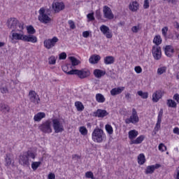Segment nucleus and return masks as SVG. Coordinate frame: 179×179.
Listing matches in <instances>:
<instances>
[{
  "label": "nucleus",
  "mask_w": 179,
  "mask_h": 179,
  "mask_svg": "<svg viewBox=\"0 0 179 179\" xmlns=\"http://www.w3.org/2000/svg\"><path fill=\"white\" fill-rule=\"evenodd\" d=\"M138 135V131L134 129L131 130L129 131V139H130L131 142H132V141H134L135 138H136Z\"/></svg>",
  "instance_id": "b1692460"
},
{
  "label": "nucleus",
  "mask_w": 179,
  "mask_h": 179,
  "mask_svg": "<svg viewBox=\"0 0 179 179\" xmlns=\"http://www.w3.org/2000/svg\"><path fill=\"white\" fill-rule=\"evenodd\" d=\"M59 41V39L57 36H54L52 38L46 39L44 41L43 44L44 47L47 50H51L53 47H55V45Z\"/></svg>",
  "instance_id": "20e7f679"
},
{
  "label": "nucleus",
  "mask_w": 179,
  "mask_h": 179,
  "mask_svg": "<svg viewBox=\"0 0 179 179\" xmlns=\"http://www.w3.org/2000/svg\"><path fill=\"white\" fill-rule=\"evenodd\" d=\"M155 173V166H148L145 170V174H153Z\"/></svg>",
  "instance_id": "f704fd0d"
},
{
  "label": "nucleus",
  "mask_w": 179,
  "mask_h": 179,
  "mask_svg": "<svg viewBox=\"0 0 179 179\" xmlns=\"http://www.w3.org/2000/svg\"><path fill=\"white\" fill-rule=\"evenodd\" d=\"M165 2H168V3H172V5H176L177 4V0H162Z\"/></svg>",
  "instance_id": "13d9d810"
},
{
  "label": "nucleus",
  "mask_w": 179,
  "mask_h": 179,
  "mask_svg": "<svg viewBox=\"0 0 179 179\" xmlns=\"http://www.w3.org/2000/svg\"><path fill=\"white\" fill-rule=\"evenodd\" d=\"M86 178H94V175L92 171H88L85 173Z\"/></svg>",
  "instance_id": "8fccbe9b"
},
{
  "label": "nucleus",
  "mask_w": 179,
  "mask_h": 179,
  "mask_svg": "<svg viewBox=\"0 0 179 179\" xmlns=\"http://www.w3.org/2000/svg\"><path fill=\"white\" fill-rule=\"evenodd\" d=\"M166 104L168 107H171L172 108H176L177 107V103H176L173 99H168Z\"/></svg>",
  "instance_id": "473e14b6"
},
{
  "label": "nucleus",
  "mask_w": 179,
  "mask_h": 179,
  "mask_svg": "<svg viewBox=\"0 0 179 179\" xmlns=\"http://www.w3.org/2000/svg\"><path fill=\"white\" fill-rule=\"evenodd\" d=\"M166 38L174 40V34H173V33H169V35H166Z\"/></svg>",
  "instance_id": "69168bd1"
},
{
  "label": "nucleus",
  "mask_w": 179,
  "mask_h": 179,
  "mask_svg": "<svg viewBox=\"0 0 179 179\" xmlns=\"http://www.w3.org/2000/svg\"><path fill=\"white\" fill-rule=\"evenodd\" d=\"M5 162L6 166H10V164H12V159H10V157H9V154L6 155Z\"/></svg>",
  "instance_id": "4c0bfd02"
},
{
  "label": "nucleus",
  "mask_w": 179,
  "mask_h": 179,
  "mask_svg": "<svg viewBox=\"0 0 179 179\" xmlns=\"http://www.w3.org/2000/svg\"><path fill=\"white\" fill-rule=\"evenodd\" d=\"M129 9L131 10V12H136V10L139 9V3L138 1H135L132 3H130L129 5Z\"/></svg>",
  "instance_id": "aec40b11"
},
{
  "label": "nucleus",
  "mask_w": 179,
  "mask_h": 179,
  "mask_svg": "<svg viewBox=\"0 0 179 179\" xmlns=\"http://www.w3.org/2000/svg\"><path fill=\"white\" fill-rule=\"evenodd\" d=\"M125 87H115L113 88L110 90V94L111 96H117V94H121L122 92H124V90Z\"/></svg>",
  "instance_id": "6ab92c4d"
},
{
  "label": "nucleus",
  "mask_w": 179,
  "mask_h": 179,
  "mask_svg": "<svg viewBox=\"0 0 179 179\" xmlns=\"http://www.w3.org/2000/svg\"><path fill=\"white\" fill-rule=\"evenodd\" d=\"M173 100H176V101L179 103V94H175L173 95Z\"/></svg>",
  "instance_id": "e2e57ef3"
},
{
  "label": "nucleus",
  "mask_w": 179,
  "mask_h": 179,
  "mask_svg": "<svg viewBox=\"0 0 179 179\" xmlns=\"http://www.w3.org/2000/svg\"><path fill=\"white\" fill-rule=\"evenodd\" d=\"M59 59H66V53L65 52H62L59 55Z\"/></svg>",
  "instance_id": "3c124183"
},
{
  "label": "nucleus",
  "mask_w": 179,
  "mask_h": 179,
  "mask_svg": "<svg viewBox=\"0 0 179 179\" xmlns=\"http://www.w3.org/2000/svg\"><path fill=\"white\" fill-rule=\"evenodd\" d=\"M144 139H145V136L141 135L134 141H131L130 143V145H139V143H141V142H143Z\"/></svg>",
  "instance_id": "a878e982"
},
{
  "label": "nucleus",
  "mask_w": 179,
  "mask_h": 179,
  "mask_svg": "<svg viewBox=\"0 0 179 179\" xmlns=\"http://www.w3.org/2000/svg\"><path fill=\"white\" fill-rule=\"evenodd\" d=\"M168 31H169V27H164L162 29V36H164V37L165 38H167V32Z\"/></svg>",
  "instance_id": "79ce46f5"
},
{
  "label": "nucleus",
  "mask_w": 179,
  "mask_h": 179,
  "mask_svg": "<svg viewBox=\"0 0 179 179\" xmlns=\"http://www.w3.org/2000/svg\"><path fill=\"white\" fill-rule=\"evenodd\" d=\"M25 155L27 156L28 159L31 157V159H36V155H34V152L28 150L27 152H25Z\"/></svg>",
  "instance_id": "a19ab883"
},
{
  "label": "nucleus",
  "mask_w": 179,
  "mask_h": 179,
  "mask_svg": "<svg viewBox=\"0 0 179 179\" xmlns=\"http://www.w3.org/2000/svg\"><path fill=\"white\" fill-rule=\"evenodd\" d=\"M114 62V57L113 56H107L104 59V64H106V65H111Z\"/></svg>",
  "instance_id": "cd10ccee"
},
{
  "label": "nucleus",
  "mask_w": 179,
  "mask_h": 179,
  "mask_svg": "<svg viewBox=\"0 0 179 179\" xmlns=\"http://www.w3.org/2000/svg\"><path fill=\"white\" fill-rule=\"evenodd\" d=\"M27 30L28 34H30V35H33L36 33V29H34V27H33V25H29L27 27Z\"/></svg>",
  "instance_id": "c9c22d12"
},
{
  "label": "nucleus",
  "mask_w": 179,
  "mask_h": 179,
  "mask_svg": "<svg viewBox=\"0 0 179 179\" xmlns=\"http://www.w3.org/2000/svg\"><path fill=\"white\" fill-rule=\"evenodd\" d=\"M101 59V57L99 55H94L91 56L89 59L90 64H98L99 61Z\"/></svg>",
  "instance_id": "412c9836"
},
{
  "label": "nucleus",
  "mask_w": 179,
  "mask_h": 179,
  "mask_svg": "<svg viewBox=\"0 0 179 179\" xmlns=\"http://www.w3.org/2000/svg\"><path fill=\"white\" fill-rule=\"evenodd\" d=\"M166 71H167V67L162 66L157 69V73L158 75H163V73H166Z\"/></svg>",
  "instance_id": "58836bf2"
},
{
  "label": "nucleus",
  "mask_w": 179,
  "mask_h": 179,
  "mask_svg": "<svg viewBox=\"0 0 179 179\" xmlns=\"http://www.w3.org/2000/svg\"><path fill=\"white\" fill-rule=\"evenodd\" d=\"M158 148L159 150H160L161 152H164V150H167V147H166V145H164L163 143H160Z\"/></svg>",
  "instance_id": "49530a36"
},
{
  "label": "nucleus",
  "mask_w": 179,
  "mask_h": 179,
  "mask_svg": "<svg viewBox=\"0 0 179 179\" xmlns=\"http://www.w3.org/2000/svg\"><path fill=\"white\" fill-rule=\"evenodd\" d=\"M52 7L55 13H59L61 10H64V9H65V4H64L63 2L56 1L53 2Z\"/></svg>",
  "instance_id": "f8f14e48"
},
{
  "label": "nucleus",
  "mask_w": 179,
  "mask_h": 179,
  "mask_svg": "<svg viewBox=\"0 0 179 179\" xmlns=\"http://www.w3.org/2000/svg\"><path fill=\"white\" fill-rule=\"evenodd\" d=\"M162 36H160V35L155 36L153 39V43L156 45V47H159V45L162 44Z\"/></svg>",
  "instance_id": "c85d7f7f"
},
{
  "label": "nucleus",
  "mask_w": 179,
  "mask_h": 179,
  "mask_svg": "<svg viewBox=\"0 0 179 179\" xmlns=\"http://www.w3.org/2000/svg\"><path fill=\"white\" fill-rule=\"evenodd\" d=\"M6 104L0 103V111H2L3 114H6V111L5 110V108Z\"/></svg>",
  "instance_id": "864d4df0"
},
{
  "label": "nucleus",
  "mask_w": 179,
  "mask_h": 179,
  "mask_svg": "<svg viewBox=\"0 0 179 179\" xmlns=\"http://www.w3.org/2000/svg\"><path fill=\"white\" fill-rule=\"evenodd\" d=\"M131 31L133 33H138L139 31V25L132 27Z\"/></svg>",
  "instance_id": "6e6d98bb"
},
{
  "label": "nucleus",
  "mask_w": 179,
  "mask_h": 179,
  "mask_svg": "<svg viewBox=\"0 0 179 179\" xmlns=\"http://www.w3.org/2000/svg\"><path fill=\"white\" fill-rule=\"evenodd\" d=\"M96 100L98 103H104V101H106V98H104V96L101 94H96Z\"/></svg>",
  "instance_id": "2f4dec72"
},
{
  "label": "nucleus",
  "mask_w": 179,
  "mask_h": 179,
  "mask_svg": "<svg viewBox=\"0 0 179 179\" xmlns=\"http://www.w3.org/2000/svg\"><path fill=\"white\" fill-rule=\"evenodd\" d=\"M137 94L141 97V99H148L149 97V93L148 92H143V91H138L137 92Z\"/></svg>",
  "instance_id": "e433bc0d"
},
{
  "label": "nucleus",
  "mask_w": 179,
  "mask_h": 179,
  "mask_svg": "<svg viewBox=\"0 0 179 179\" xmlns=\"http://www.w3.org/2000/svg\"><path fill=\"white\" fill-rule=\"evenodd\" d=\"M0 90L3 94H5V93H8V88L6 87H3L0 88Z\"/></svg>",
  "instance_id": "052dcab7"
},
{
  "label": "nucleus",
  "mask_w": 179,
  "mask_h": 179,
  "mask_svg": "<svg viewBox=\"0 0 179 179\" xmlns=\"http://www.w3.org/2000/svg\"><path fill=\"white\" fill-rule=\"evenodd\" d=\"M87 17L90 22H92V20H94V14L93 13H89L87 14Z\"/></svg>",
  "instance_id": "09e8293b"
},
{
  "label": "nucleus",
  "mask_w": 179,
  "mask_h": 179,
  "mask_svg": "<svg viewBox=\"0 0 179 179\" xmlns=\"http://www.w3.org/2000/svg\"><path fill=\"white\" fill-rule=\"evenodd\" d=\"M62 70L64 71V72H65V73H66L67 75H73V74H69V73L71 72V71H68V66H64L62 67Z\"/></svg>",
  "instance_id": "bf43d9fd"
},
{
  "label": "nucleus",
  "mask_w": 179,
  "mask_h": 179,
  "mask_svg": "<svg viewBox=\"0 0 179 179\" xmlns=\"http://www.w3.org/2000/svg\"><path fill=\"white\" fill-rule=\"evenodd\" d=\"M135 72H136V73H142V67H141V66H136L134 68Z\"/></svg>",
  "instance_id": "603ef678"
},
{
  "label": "nucleus",
  "mask_w": 179,
  "mask_h": 179,
  "mask_svg": "<svg viewBox=\"0 0 179 179\" xmlns=\"http://www.w3.org/2000/svg\"><path fill=\"white\" fill-rule=\"evenodd\" d=\"M51 124H52V122L50 120H48L42 123L38 128L40 131L43 132V134H51V132H52Z\"/></svg>",
  "instance_id": "f03ea898"
},
{
  "label": "nucleus",
  "mask_w": 179,
  "mask_h": 179,
  "mask_svg": "<svg viewBox=\"0 0 179 179\" xmlns=\"http://www.w3.org/2000/svg\"><path fill=\"white\" fill-rule=\"evenodd\" d=\"M103 17H105L106 19H108L109 20H112V19H114V14H113L111 8H110V7H108V6H103Z\"/></svg>",
  "instance_id": "9d476101"
},
{
  "label": "nucleus",
  "mask_w": 179,
  "mask_h": 179,
  "mask_svg": "<svg viewBox=\"0 0 179 179\" xmlns=\"http://www.w3.org/2000/svg\"><path fill=\"white\" fill-rule=\"evenodd\" d=\"M19 20L15 17L8 19L7 22L8 29H13L11 33L16 31Z\"/></svg>",
  "instance_id": "6e6552de"
},
{
  "label": "nucleus",
  "mask_w": 179,
  "mask_h": 179,
  "mask_svg": "<svg viewBox=\"0 0 179 179\" xmlns=\"http://www.w3.org/2000/svg\"><path fill=\"white\" fill-rule=\"evenodd\" d=\"M94 75L95 78H97L98 79H100L102 76H104L106 75V71H103L102 70L100 69H95L94 71Z\"/></svg>",
  "instance_id": "393cba45"
},
{
  "label": "nucleus",
  "mask_w": 179,
  "mask_h": 179,
  "mask_svg": "<svg viewBox=\"0 0 179 179\" xmlns=\"http://www.w3.org/2000/svg\"><path fill=\"white\" fill-rule=\"evenodd\" d=\"M105 128H106V131L108 132L109 135H113V127H111V125L106 124L105 126Z\"/></svg>",
  "instance_id": "ea45409f"
},
{
  "label": "nucleus",
  "mask_w": 179,
  "mask_h": 179,
  "mask_svg": "<svg viewBox=\"0 0 179 179\" xmlns=\"http://www.w3.org/2000/svg\"><path fill=\"white\" fill-rule=\"evenodd\" d=\"M75 106L77 108V111H83L85 110V106H83V103L80 101H76L75 102Z\"/></svg>",
  "instance_id": "7c9ffc66"
},
{
  "label": "nucleus",
  "mask_w": 179,
  "mask_h": 179,
  "mask_svg": "<svg viewBox=\"0 0 179 179\" xmlns=\"http://www.w3.org/2000/svg\"><path fill=\"white\" fill-rule=\"evenodd\" d=\"M89 36H90V31H85L83 32V37H84V38H88Z\"/></svg>",
  "instance_id": "5fc2aeb1"
},
{
  "label": "nucleus",
  "mask_w": 179,
  "mask_h": 179,
  "mask_svg": "<svg viewBox=\"0 0 179 179\" xmlns=\"http://www.w3.org/2000/svg\"><path fill=\"white\" fill-rule=\"evenodd\" d=\"M4 111H6V114H7V113H10V108L9 107V106L6 105V106H4Z\"/></svg>",
  "instance_id": "338daca9"
},
{
  "label": "nucleus",
  "mask_w": 179,
  "mask_h": 179,
  "mask_svg": "<svg viewBox=\"0 0 179 179\" xmlns=\"http://www.w3.org/2000/svg\"><path fill=\"white\" fill-rule=\"evenodd\" d=\"M69 73L70 75H76L80 79H86V78H89L90 71L86 69H83L81 70L71 69Z\"/></svg>",
  "instance_id": "f257e3e1"
},
{
  "label": "nucleus",
  "mask_w": 179,
  "mask_h": 179,
  "mask_svg": "<svg viewBox=\"0 0 179 179\" xmlns=\"http://www.w3.org/2000/svg\"><path fill=\"white\" fill-rule=\"evenodd\" d=\"M38 19L41 23H44V24H47V23L51 22V17L45 14V10L43 8H41L39 10V16Z\"/></svg>",
  "instance_id": "7ed1b4c3"
},
{
  "label": "nucleus",
  "mask_w": 179,
  "mask_h": 179,
  "mask_svg": "<svg viewBox=\"0 0 179 179\" xmlns=\"http://www.w3.org/2000/svg\"><path fill=\"white\" fill-rule=\"evenodd\" d=\"M43 118H45V113L43 112H39L36 115H34V120L35 122H38Z\"/></svg>",
  "instance_id": "5701e85b"
},
{
  "label": "nucleus",
  "mask_w": 179,
  "mask_h": 179,
  "mask_svg": "<svg viewBox=\"0 0 179 179\" xmlns=\"http://www.w3.org/2000/svg\"><path fill=\"white\" fill-rule=\"evenodd\" d=\"M29 101L34 104H40V97L37 95L35 91H30L29 92Z\"/></svg>",
  "instance_id": "9b49d317"
},
{
  "label": "nucleus",
  "mask_w": 179,
  "mask_h": 179,
  "mask_svg": "<svg viewBox=\"0 0 179 179\" xmlns=\"http://www.w3.org/2000/svg\"><path fill=\"white\" fill-rule=\"evenodd\" d=\"M152 55L156 61H159L162 58V48L160 46H152Z\"/></svg>",
  "instance_id": "1a4fd4ad"
},
{
  "label": "nucleus",
  "mask_w": 179,
  "mask_h": 179,
  "mask_svg": "<svg viewBox=\"0 0 179 179\" xmlns=\"http://www.w3.org/2000/svg\"><path fill=\"white\" fill-rule=\"evenodd\" d=\"M41 166V162H33L31 163V169L34 171H36Z\"/></svg>",
  "instance_id": "72a5a7b5"
},
{
  "label": "nucleus",
  "mask_w": 179,
  "mask_h": 179,
  "mask_svg": "<svg viewBox=\"0 0 179 179\" xmlns=\"http://www.w3.org/2000/svg\"><path fill=\"white\" fill-rule=\"evenodd\" d=\"M55 62H57V59H55V57L51 56L49 58V64H50V65H55Z\"/></svg>",
  "instance_id": "c03bdc74"
},
{
  "label": "nucleus",
  "mask_w": 179,
  "mask_h": 179,
  "mask_svg": "<svg viewBox=\"0 0 179 179\" xmlns=\"http://www.w3.org/2000/svg\"><path fill=\"white\" fill-rule=\"evenodd\" d=\"M23 41L27 43H36L37 41V37L34 35H24Z\"/></svg>",
  "instance_id": "dca6fc26"
},
{
  "label": "nucleus",
  "mask_w": 179,
  "mask_h": 179,
  "mask_svg": "<svg viewBox=\"0 0 179 179\" xmlns=\"http://www.w3.org/2000/svg\"><path fill=\"white\" fill-rule=\"evenodd\" d=\"M69 59H70L72 66H78V65L80 64V60L76 59L75 57H69Z\"/></svg>",
  "instance_id": "bb28decb"
},
{
  "label": "nucleus",
  "mask_w": 179,
  "mask_h": 179,
  "mask_svg": "<svg viewBox=\"0 0 179 179\" xmlns=\"http://www.w3.org/2000/svg\"><path fill=\"white\" fill-rule=\"evenodd\" d=\"M103 130L101 129H95L92 133V139L94 142L103 141Z\"/></svg>",
  "instance_id": "0eeeda50"
},
{
  "label": "nucleus",
  "mask_w": 179,
  "mask_h": 179,
  "mask_svg": "<svg viewBox=\"0 0 179 179\" xmlns=\"http://www.w3.org/2000/svg\"><path fill=\"white\" fill-rule=\"evenodd\" d=\"M146 162V158H145V155L143 154H140L138 156V164H145V163Z\"/></svg>",
  "instance_id": "c756f323"
},
{
  "label": "nucleus",
  "mask_w": 179,
  "mask_h": 179,
  "mask_svg": "<svg viewBox=\"0 0 179 179\" xmlns=\"http://www.w3.org/2000/svg\"><path fill=\"white\" fill-rule=\"evenodd\" d=\"M173 134H176V135H179V128L178 127H175L173 129Z\"/></svg>",
  "instance_id": "774afa93"
},
{
  "label": "nucleus",
  "mask_w": 179,
  "mask_h": 179,
  "mask_svg": "<svg viewBox=\"0 0 179 179\" xmlns=\"http://www.w3.org/2000/svg\"><path fill=\"white\" fill-rule=\"evenodd\" d=\"M48 179H55V174L50 173L48 176Z\"/></svg>",
  "instance_id": "0e129e2a"
},
{
  "label": "nucleus",
  "mask_w": 179,
  "mask_h": 179,
  "mask_svg": "<svg viewBox=\"0 0 179 179\" xmlns=\"http://www.w3.org/2000/svg\"><path fill=\"white\" fill-rule=\"evenodd\" d=\"M52 127L55 134H59V132H64V125L59 121V119H52Z\"/></svg>",
  "instance_id": "39448f33"
},
{
  "label": "nucleus",
  "mask_w": 179,
  "mask_h": 179,
  "mask_svg": "<svg viewBox=\"0 0 179 179\" xmlns=\"http://www.w3.org/2000/svg\"><path fill=\"white\" fill-rule=\"evenodd\" d=\"M163 95L162 94V90L155 91L152 94V101L154 103H157L159 99H162Z\"/></svg>",
  "instance_id": "a211bd4d"
},
{
  "label": "nucleus",
  "mask_w": 179,
  "mask_h": 179,
  "mask_svg": "<svg viewBox=\"0 0 179 179\" xmlns=\"http://www.w3.org/2000/svg\"><path fill=\"white\" fill-rule=\"evenodd\" d=\"M93 117H98V118H104L108 115V113L106 110L98 109L96 111L94 112L92 114Z\"/></svg>",
  "instance_id": "4468645a"
},
{
  "label": "nucleus",
  "mask_w": 179,
  "mask_h": 179,
  "mask_svg": "<svg viewBox=\"0 0 179 179\" xmlns=\"http://www.w3.org/2000/svg\"><path fill=\"white\" fill-rule=\"evenodd\" d=\"M69 24L70 26V29H72V30L76 29V25H75V22L72 20H69Z\"/></svg>",
  "instance_id": "de8ad7c7"
},
{
  "label": "nucleus",
  "mask_w": 179,
  "mask_h": 179,
  "mask_svg": "<svg viewBox=\"0 0 179 179\" xmlns=\"http://www.w3.org/2000/svg\"><path fill=\"white\" fill-rule=\"evenodd\" d=\"M24 24L23 22H19L18 28L17 27L16 31H22L23 30V29H24Z\"/></svg>",
  "instance_id": "a18cd8bd"
},
{
  "label": "nucleus",
  "mask_w": 179,
  "mask_h": 179,
  "mask_svg": "<svg viewBox=\"0 0 179 179\" xmlns=\"http://www.w3.org/2000/svg\"><path fill=\"white\" fill-rule=\"evenodd\" d=\"M100 30L104 36H106V38H113V34L111 33V30H110V28L107 27L106 25H101L100 27Z\"/></svg>",
  "instance_id": "ddd939ff"
},
{
  "label": "nucleus",
  "mask_w": 179,
  "mask_h": 179,
  "mask_svg": "<svg viewBox=\"0 0 179 179\" xmlns=\"http://www.w3.org/2000/svg\"><path fill=\"white\" fill-rule=\"evenodd\" d=\"M79 131L80 132L81 135H87V129L85 127H80Z\"/></svg>",
  "instance_id": "37998d69"
},
{
  "label": "nucleus",
  "mask_w": 179,
  "mask_h": 179,
  "mask_svg": "<svg viewBox=\"0 0 179 179\" xmlns=\"http://www.w3.org/2000/svg\"><path fill=\"white\" fill-rule=\"evenodd\" d=\"M127 124H137L139 122V117H138V112L135 108L132 109L131 115L129 118L125 120Z\"/></svg>",
  "instance_id": "423d86ee"
},
{
  "label": "nucleus",
  "mask_w": 179,
  "mask_h": 179,
  "mask_svg": "<svg viewBox=\"0 0 179 179\" xmlns=\"http://www.w3.org/2000/svg\"><path fill=\"white\" fill-rule=\"evenodd\" d=\"M164 52L166 57L171 58L172 54L174 52V48L170 45H168L164 48Z\"/></svg>",
  "instance_id": "f3484780"
},
{
  "label": "nucleus",
  "mask_w": 179,
  "mask_h": 179,
  "mask_svg": "<svg viewBox=\"0 0 179 179\" xmlns=\"http://www.w3.org/2000/svg\"><path fill=\"white\" fill-rule=\"evenodd\" d=\"M20 164H22V166H30V162H29V157L24 152L20 157Z\"/></svg>",
  "instance_id": "2eb2a0df"
},
{
  "label": "nucleus",
  "mask_w": 179,
  "mask_h": 179,
  "mask_svg": "<svg viewBox=\"0 0 179 179\" xmlns=\"http://www.w3.org/2000/svg\"><path fill=\"white\" fill-rule=\"evenodd\" d=\"M12 33V40H21L23 41V38L24 35L23 34H19L16 32H11Z\"/></svg>",
  "instance_id": "4be33fe9"
},
{
  "label": "nucleus",
  "mask_w": 179,
  "mask_h": 179,
  "mask_svg": "<svg viewBox=\"0 0 179 179\" xmlns=\"http://www.w3.org/2000/svg\"><path fill=\"white\" fill-rule=\"evenodd\" d=\"M95 16L96 19L99 20V19H101V13H100V10H97L95 13Z\"/></svg>",
  "instance_id": "4d7b16f0"
},
{
  "label": "nucleus",
  "mask_w": 179,
  "mask_h": 179,
  "mask_svg": "<svg viewBox=\"0 0 179 179\" xmlns=\"http://www.w3.org/2000/svg\"><path fill=\"white\" fill-rule=\"evenodd\" d=\"M143 8H144V9H148V8H149V0H145L144 1Z\"/></svg>",
  "instance_id": "680f3d73"
}]
</instances>
